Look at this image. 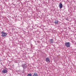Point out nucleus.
<instances>
[{
  "label": "nucleus",
  "instance_id": "6e6552de",
  "mask_svg": "<svg viewBox=\"0 0 76 76\" xmlns=\"http://www.w3.org/2000/svg\"><path fill=\"white\" fill-rule=\"evenodd\" d=\"M33 76H38V74L37 73H34Z\"/></svg>",
  "mask_w": 76,
  "mask_h": 76
},
{
  "label": "nucleus",
  "instance_id": "423d86ee",
  "mask_svg": "<svg viewBox=\"0 0 76 76\" xmlns=\"http://www.w3.org/2000/svg\"><path fill=\"white\" fill-rule=\"evenodd\" d=\"M59 7L60 9H61L63 7V4L61 3H60L59 4Z\"/></svg>",
  "mask_w": 76,
  "mask_h": 76
},
{
  "label": "nucleus",
  "instance_id": "1a4fd4ad",
  "mask_svg": "<svg viewBox=\"0 0 76 76\" xmlns=\"http://www.w3.org/2000/svg\"><path fill=\"white\" fill-rule=\"evenodd\" d=\"M53 39H50V43H53V42H54V41H53Z\"/></svg>",
  "mask_w": 76,
  "mask_h": 76
},
{
  "label": "nucleus",
  "instance_id": "20e7f679",
  "mask_svg": "<svg viewBox=\"0 0 76 76\" xmlns=\"http://www.w3.org/2000/svg\"><path fill=\"white\" fill-rule=\"evenodd\" d=\"M46 61L47 63H50V59H49V58H46Z\"/></svg>",
  "mask_w": 76,
  "mask_h": 76
},
{
  "label": "nucleus",
  "instance_id": "7ed1b4c3",
  "mask_svg": "<svg viewBox=\"0 0 76 76\" xmlns=\"http://www.w3.org/2000/svg\"><path fill=\"white\" fill-rule=\"evenodd\" d=\"M22 66L23 67V69H26V67H27L26 64H23Z\"/></svg>",
  "mask_w": 76,
  "mask_h": 76
},
{
  "label": "nucleus",
  "instance_id": "39448f33",
  "mask_svg": "<svg viewBox=\"0 0 76 76\" xmlns=\"http://www.w3.org/2000/svg\"><path fill=\"white\" fill-rule=\"evenodd\" d=\"M7 72V71L6 69H4L2 71V73H6Z\"/></svg>",
  "mask_w": 76,
  "mask_h": 76
},
{
  "label": "nucleus",
  "instance_id": "f257e3e1",
  "mask_svg": "<svg viewBox=\"0 0 76 76\" xmlns=\"http://www.w3.org/2000/svg\"><path fill=\"white\" fill-rule=\"evenodd\" d=\"M1 33L2 36L3 37H6L7 36V33H5L3 31H2Z\"/></svg>",
  "mask_w": 76,
  "mask_h": 76
},
{
  "label": "nucleus",
  "instance_id": "9d476101",
  "mask_svg": "<svg viewBox=\"0 0 76 76\" xmlns=\"http://www.w3.org/2000/svg\"><path fill=\"white\" fill-rule=\"evenodd\" d=\"M27 76H32V74L30 73Z\"/></svg>",
  "mask_w": 76,
  "mask_h": 76
},
{
  "label": "nucleus",
  "instance_id": "f03ea898",
  "mask_svg": "<svg viewBox=\"0 0 76 76\" xmlns=\"http://www.w3.org/2000/svg\"><path fill=\"white\" fill-rule=\"evenodd\" d=\"M65 45L67 47H70V44L69 42H66L65 43Z\"/></svg>",
  "mask_w": 76,
  "mask_h": 76
},
{
  "label": "nucleus",
  "instance_id": "0eeeda50",
  "mask_svg": "<svg viewBox=\"0 0 76 76\" xmlns=\"http://www.w3.org/2000/svg\"><path fill=\"white\" fill-rule=\"evenodd\" d=\"M54 23H55V24H57H57H58V22L57 20H55L54 21Z\"/></svg>",
  "mask_w": 76,
  "mask_h": 76
}]
</instances>
